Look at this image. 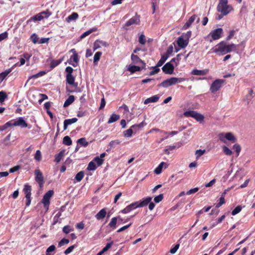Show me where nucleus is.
Masks as SVG:
<instances>
[{
	"instance_id": "obj_1",
	"label": "nucleus",
	"mask_w": 255,
	"mask_h": 255,
	"mask_svg": "<svg viewBox=\"0 0 255 255\" xmlns=\"http://www.w3.org/2000/svg\"><path fill=\"white\" fill-rule=\"evenodd\" d=\"M237 50V46L234 44H227L225 42L221 41L215 46L213 47L211 51L208 53H220L221 55H224L226 53H229L232 51Z\"/></svg>"
},
{
	"instance_id": "obj_2",
	"label": "nucleus",
	"mask_w": 255,
	"mask_h": 255,
	"mask_svg": "<svg viewBox=\"0 0 255 255\" xmlns=\"http://www.w3.org/2000/svg\"><path fill=\"white\" fill-rule=\"evenodd\" d=\"M151 200L152 197H147L141 200L132 203L122 210L121 212L124 214H127L137 208L144 207L147 205Z\"/></svg>"
},
{
	"instance_id": "obj_3",
	"label": "nucleus",
	"mask_w": 255,
	"mask_h": 255,
	"mask_svg": "<svg viewBox=\"0 0 255 255\" xmlns=\"http://www.w3.org/2000/svg\"><path fill=\"white\" fill-rule=\"evenodd\" d=\"M228 0H219L217 5V11L223 15H227L233 10L231 5L228 4Z\"/></svg>"
},
{
	"instance_id": "obj_4",
	"label": "nucleus",
	"mask_w": 255,
	"mask_h": 255,
	"mask_svg": "<svg viewBox=\"0 0 255 255\" xmlns=\"http://www.w3.org/2000/svg\"><path fill=\"white\" fill-rule=\"evenodd\" d=\"M225 80L223 79H217L211 84L210 88V91L214 93L219 90L223 86Z\"/></svg>"
},
{
	"instance_id": "obj_5",
	"label": "nucleus",
	"mask_w": 255,
	"mask_h": 255,
	"mask_svg": "<svg viewBox=\"0 0 255 255\" xmlns=\"http://www.w3.org/2000/svg\"><path fill=\"white\" fill-rule=\"evenodd\" d=\"M53 191L52 190H49L46 192L42 199V203L44 205V208L45 209L46 212L48 210L49 205L50 204V199L53 195Z\"/></svg>"
},
{
	"instance_id": "obj_6",
	"label": "nucleus",
	"mask_w": 255,
	"mask_h": 255,
	"mask_svg": "<svg viewBox=\"0 0 255 255\" xmlns=\"http://www.w3.org/2000/svg\"><path fill=\"white\" fill-rule=\"evenodd\" d=\"M219 139L226 143V140H228L233 142H235L236 140V139L233 133L231 132H227V133H221L219 134Z\"/></svg>"
},
{
	"instance_id": "obj_7",
	"label": "nucleus",
	"mask_w": 255,
	"mask_h": 255,
	"mask_svg": "<svg viewBox=\"0 0 255 255\" xmlns=\"http://www.w3.org/2000/svg\"><path fill=\"white\" fill-rule=\"evenodd\" d=\"M223 32V29L221 28H219L213 30L210 33L208 36H211L212 39L210 40V42H212V40H217L221 37V35Z\"/></svg>"
},
{
	"instance_id": "obj_8",
	"label": "nucleus",
	"mask_w": 255,
	"mask_h": 255,
	"mask_svg": "<svg viewBox=\"0 0 255 255\" xmlns=\"http://www.w3.org/2000/svg\"><path fill=\"white\" fill-rule=\"evenodd\" d=\"M174 84H176L175 77H172L163 81L159 85V86H161L164 88H167L169 86Z\"/></svg>"
},
{
	"instance_id": "obj_9",
	"label": "nucleus",
	"mask_w": 255,
	"mask_h": 255,
	"mask_svg": "<svg viewBox=\"0 0 255 255\" xmlns=\"http://www.w3.org/2000/svg\"><path fill=\"white\" fill-rule=\"evenodd\" d=\"M176 42L180 48H184L187 46L189 41L181 35L178 38Z\"/></svg>"
},
{
	"instance_id": "obj_10",
	"label": "nucleus",
	"mask_w": 255,
	"mask_h": 255,
	"mask_svg": "<svg viewBox=\"0 0 255 255\" xmlns=\"http://www.w3.org/2000/svg\"><path fill=\"white\" fill-rule=\"evenodd\" d=\"M162 69L166 74H171L173 73L174 67L170 62H168L162 67Z\"/></svg>"
},
{
	"instance_id": "obj_11",
	"label": "nucleus",
	"mask_w": 255,
	"mask_h": 255,
	"mask_svg": "<svg viewBox=\"0 0 255 255\" xmlns=\"http://www.w3.org/2000/svg\"><path fill=\"white\" fill-rule=\"evenodd\" d=\"M35 175V180L41 186L44 182L43 176L42 172L39 169H36L34 171Z\"/></svg>"
},
{
	"instance_id": "obj_12",
	"label": "nucleus",
	"mask_w": 255,
	"mask_h": 255,
	"mask_svg": "<svg viewBox=\"0 0 255 255\" xmlns=\"http://www.w3.org/2000/svg\"><path fill=\"white\" fill-rule=\"evenodd\" d=\"M140 23L139 17L137 15H135L130 18L125 24V26H129L132 25H138Z\"/></svg>"
},
{
	"instance_id": "obj_13",
	"label": "nucleus",
	"mask_w": 255,
	"mask_h": 255,
	"mask_svg": "<svg viewBox=\"0 0 255 255\" xmlns=\"http://www.w3.org/2000/svg\"><path fill=\"white\" fill-rule=\"evenodd\" d=\"M118 221H123V218H122L120 216L114 217L112 218L111 221L109 223L108 226L113 229H115L116 228V224Z\"/></svg>"
},
{
	"instance_id": "obj_14",
	"label": "nucleus",
	"mask_w": 255,
	"mask_h": 255,
	"mask_svg": "<svg viewBox=\"0 0 255 255\" xmlns=\"http://www.w3.org/2000/svg\"><path fill=\"white\" fill-rule=\"evenodd\" d=\"M79 61V57L78 54H73L70 57V60L69 61V64L72 65L74 67H76L77 66V64Z\"/></svg>"
},
{
	"instance_id": "obj_15",
	"label": "nucleus",
	"mask_w": 255,
	"mask_h": 255,
	"mask_svg": "<svg viewBox=\"0 0 255 255\" xmlns=\"http://www.w3.org/2000/svg\"><path fill=\"white\" fill-rule=\"evenodd\" d=\"M168 167V164L164 162H161L159 165L154 169V173L156 174H159L161 173L163 168L165 169Z\"/></svg>"
},
{
	"instance_id": "obj_16",
	"label": "nucleus",
	"mask_w": 255,
	"mask_h": 255,
	"mask_svg": "<svg viewBox=\"0 0 255 255\" xmlns=\"http://www.w3.org/2000/svg\"><path fill=\"white\" fill-rule=\"evenodd\" d=\"M16 65L17 64H15L11 68L6 69L4 72L0 73V80L1 82L5 79V78L8 75V74H9L12 71L14 67L16 66Z\"/></svg>"
},
{
	"instance_id": "obj_17",
	"label": "nucleus",
	"mask_w": 255,
	"mask_h": 255,
	"mask_svg": "<svg viewBox=\"0 0 255 255\" xmlns=\"http://www.w3.org/2000/svg\"><path fill=\"white\" fill-rule=\"evenodd\" d=\"M15 125L16 126H19L21 128H26L27 127V124L21 117L19 118L17 120L15 121Z\"/></svg>"
},
{
	"instance_id": "obj_18",
	"label": "nucleus",
	"mask_w": 255,
	"mask_h": 255,
	"mask_svg": "<svg viewBox=\"0 0 255 255\" xmlns=\"http://www.w3.org/2000/svg\"><path fill=\"white\" fill-rule=\"evenodd\" d=\"M77 120H78L76 118H74L70 119L65 120L64 121V126H63L64 129V130L66 129L67 128V127L69 125H70L72 124H74V123L77 122Z\"/></svg>"
},
{
	"instance_id": "obj_19",
	"label": "nucleus",
	"mask_w": 255,
	"mask_h": 255,
	"mask_svg": "<svg viewBox=\"0 0 255 255\" xmlns=\"http://www.w3.org/2000/svg\"><path fill=\"white\" fill-rule=\"evenodd\" d=\"M45 73H46L45 71H42L39 72V73H38L36 74L30 76L27 79V80L25 84V86L27 84H28L29 82H30L31 79H37L40 77L43 76L45 74Z\"/></svg>"
},
{
	"instance_id": "obj_20",
	"label": "nucleus",
	"mask_w": 255,
	"mask_h": 255,
	"mask_svg": "<svg viewBox=\"0 0 255 255\" xmlns=\"http://www.w3.org/2000/svg\"><path fill=\"white\" fill-rule=\"evenodd\" d=\"M107 212L105 208H103L101 209L95 216L96 219L98 220L104 219L106 215Z\"/></svg>"
},
{
	"instance_id": "obj_21",
	"label": "nucleus",
	"mask_w": 255,
	"mask_h": 255,
	"mask_svg": "<svg viewBox=\"0 0 255 255\" xmlns=\"http://www.w3.org/2000/svg\"><path fill=\"white\" fill-rule=\"evenodd\" d=\"M159 97L158 95H154L153 96H152V97H151L150 98H148L146 99L144 101V104H149L150 103H155V102H156L159 100Z\"/></svg>"
},
{
	"instance_id": "obj_22",
	"label": "nucleus",
	"mask_w": 255,
	"mask_h": 255,
	"mask_svg": "<svg viewBox=\"0 0 255 255\" xmlns=\"http://www.w3.org/2000/svg\"><path fill=\"white\" fill-rule=\"evenodd\" d=\"M43 13H44V12H40V13L31 17L28 20V22L31 21H40V20H42L44 18V16L42 15L43 14Z\"/></svg>"
},
{
	"instance_id": "obj_23",
	"label": "nucleus",
	"mask_w": 255,
	"mask_h": 255,
	"mask_svg": "<svg viewBox=\"0 0 255 255\" xmlns=\"http://www.w3.org/2000/svg\"><path fill=\"white\" fill-rule=\"evenodd\" d=\"M145 125V124H144L143 122L141 123L138 125H134L132 126L130 128L132 129V131L133 133H135L137 131L139 130V129L143 128Z\"/></svg>"
},
{
	"instance_id": "obj_24",
	"label": "nucleus",
	"mask_w": 255,
	"mask_h": 255,
	"mask_svg": "<svg viewBox=\"0 0 255 255\" xmlns=\"http://www.w3.org/2000/svg\"><path fill=\"white\" fill-rule=\"evenodd\" d=\"M197 17V16L196 15H193L192 16H191L189 18V20L185 24L184 26V28H188L191 25V24L194 21Z\"/></svg>"
},
{
	"instance_id": "obj_25",
	"label": "nucleus",
	"mask_w": 255,
	"mask_h": 255,
	"mask_svg": "<svg viewBox=\"0 0 255 255\" xmlns=\"http://www.w3.org/2000/svg\"><path fill=\"white\" fill-rule=\"evenodd\" d=\"M208 70H199L197 69H194L191 72V74L194 75H204L207 74Z\"/></svg>"
},
{
	"instance_id": "obj_26",
	"label": "nucleus",
	"mask_w": 255,
	"mask_h": 255,
	"mask_svg": "<svg viewBox=\"0 0 255 255\" xmlns=\"http://www.w3.org/2000/svg\"><path fill=\"white\" fill-rule=\"evenodd\" d=\"M75 77L72 74H67L66 82L70 85H74Z\"/></svg>"
},
{
	"instance_id": "obj_27",
	"label": "nucleus",
	"mask_w": 255,
	"mask_h": 255,
	"mask_svg": "<svg viewBox=\"0 0 255 255\" xmlns=\"http://www.w3.org/2000/svg\"><path fill=\"white\" fill-rule=\"evenodd\" d=\"M75 100V97L73 95L70 96L64 102L63 106L64 107H67L71 105Z\"/></svg>"
},
{
	"instance_id": "obj_28",
	"label": "nucleus",
	"mask_w": 255,
	"mask_h": 255,
	"mask_svg": "<svg viewBox=\"0 0 255 255\" xmlns=\"http://www.w3.org/2000/svg\"><path fill=\"white\" fill-rule=\"evenodd\" d=\"M120 119V116L115 114H113L110 118H109L108 123L110 124L116 121H118Z\"/></svg>"
},
{
	"instance_id": "obj_29",
	"label": "nucleus",
	"mask_w": 255,
	"mask_h": 255,
	"mask_svg": "<svg viewBox=\"0 0 255 255\" xmlns=\"http://www.w3.org/2000/svg\"><path fill=\"white\" fill-rule=\"evenodd\" d=\"M55 249L56 248L54 245H51L47 249L46 251V255H54Z\"/></svg>"
},
{
	"instance_id": "obj_30",
	"label": "nucleus",
	"mask_w": 255,
	"mask_h": 255,
	"mask_svg": "<svg viewBox=\"0 0 255 255\" xmlns=\"http://www.w3.org/2000/svg\"><path fill=\"white\" fill-rule=\"evenodd\" d=\"M78 14L76 12H73L71 15H69L66 19V21L70 22L72 20H75L78 18Z\"/></svg>"
},
{
	"instance_id": "obj_31",
	"label": "nucleus",
	"mask_w": 255,
	"mask_h": 255,
	"mask_svg": "<svg viewBox=\"0 0 255 255\" xmlns=\"http://www.w3.org/2000/svg\"><path fill=\"white\" fill-rule=\"evenodd\" d=\"M131 59L135 64H144L143 61L137 56L134 54H131Z\"/></svg>"
},
{
	"instance_id": "obj_32",
	"label": "nucleus",
	"mask_w": 255,
	"mask_h": 255,
	"mask_svg": "<svg viewBox=\"0 0 255 255\" xmlns=\"http://www.w3.org/2000/svg\"><path fill=\"white\" fill-rule=\"evenodd\" d=\"M23 191L25 196H31V187L28 185H25Z\"/></svg>"
},
{
	"instance_id": "obj_33",
	"label": "nucleus",
	"mask_w": 255,
	"mask_h": 255,
	"mask_svg": "<svg viewBox=\"0 0 255 255\" xmlns=\"http://www.w3.org/2000/svg\"><path fill=\"white\" fill-rule=\"evenodd\" d=\"M63 57L61 58L59 60H52L50 64V67L53 68L60 64L63 60Z\"/></svg>"
},
{
	"instance_id": "obj_34",
	"label": "nucleus",
	"mask_w": 255,
	"mask_h": 255,
	"mask_svg": "<svg viewBox=\"0 0 255 255\" xmlns=\"http://www.w3.org/2000/svg\"><path fill=\"white\" fill-rule=\"evenodd\" d=\"M128 70L131 73H133L135 72L139 71L140 70V68L137 66L130 65H129Z\"/></svg>"
},
{
	"instance_id": "obj_35",
	"label": "nucleus",
	"mask_w": 255,
	"mask_h": 255,
	"mask_svg": "<svg viewBox=\"0 0 255 255\" xmlns=\"http://www.w3.org/2000/svg\"><path fill=\"white\" fill-rule=\"evenodd\" d=\"M168 58V55H165V54H163L161 56V57L159 61L158 62L157 64V66L158 67H160L165 62V61L167 60V59Z\"/></svg>"
},
{
	"instance_id": "obj_36",
	"label": "nucleus",
	"mask_w": 255,
	"mask_h": 255,
	"mask_svg": "<svg viewBox=\"0 0 255 255\" xmlns=\"http://www.w3.org/2000/svg\"><path fill=\"white\" fill-rule=\"evenodd\" d=\"M197 112L194 111H189L184 113V115L186 117H192L194 118Z\"/></svg>"
},
{
	"instance_id": "obj_37",
	"label": "nucleus",
	"mask_w": 255,
	"mask_h": 255,
	"mask_svg": "<svg viewBox=\"0 0 255 255\" xmlns=\"http://www.w3.org/2000/svg\"><path fill=\"white\" fill-rule=\"evenodd\" d=\"M96 30H97V28H93L90 29L85 31V32H84L81 35L80 38L81 39H83V38H85V37H86L87 36H88V35H89L90 34H91V33H92L93 32H94Z\"/></svg>"
},
{
	"instance_id": "obj_38",
	"label": "nucleus",
	"mask_w": 255,
	"mask_h": 255,
	"mask_svg": "<svg viewBox=\"0 0 255 255\" xmlns=\"http://www.w3.org/2000/svg\"><path fill=\"white\" fill-rule=\"evenodd\" d=\"M97 168L96 163L94 161L90 162L88 164L87 169L89 171L95 170Z\"/></svg>"
},
{
	"instance_id": "obj_39",
	"label": "nucleus",
	"mask_w": 255,
	"mask_h": 255,
	"mask_svg": "<svg viewBox=\"0 0 255 255\" xmlns=\"http://www.w3.org/2000/svg\"><path fill=\"white\" fill-rule=\"evenodd\" d=\"M72 140L71 139V138L67 135L65 136L63 139V144L66 145H70L72 144Z\"/></svg>"
},
{
	"instance_id": "obj_40",
	"label": "nucleus",
	"mask_w": 255,
	"mask_h": 255,
	"mask_svg": "<svg viewBox=\"0 0 255 255\" xmlns=\"http://www.w3.org/2000/svg\"><path fill=\"white\" fill-rule=\"evenodd\" d=\"M132 130V129H131V128H130L125 130L123 132L124 136L125 137H130L132 136V133H133Z\"/></svg>"
},
{
	"instance_id": "obj_41",
	"label": "nucleus",
	"mask_w": 255,
	"mask_h": 255,
	"mask_svg": "<svg viewBox=\"0 0 255 255\" xmlns=\"http://www.w3.org/2000/svg\"><path fill=\"white\" fill-rule=\"evenodd\" d=\"M102 54V53L101 52H97L94 56V63H97L100 59L101 56Z\"/></svg>"
},
{
	"instance_id": "obj_42",
	"label": "nucleus",
	"mask_w": 255,
	"mask_h": 255,
	"mask_svg": "<svg viewBox=\"0 0 255 255\" xmlns=\"http://www.w3.org/2000/svg\"><path fill=\"white\" fill-rule=\"evenodd\" d=\"M77 142L81 145L83 146H87L88 145V142L86 141V139L84 137L81 138L77 140Z\"/></svg>"
},
{
	"instance_id": "obj_43",
	"label": "nucleus",
	"mask_w": 255,
	"mask_h": 255,
	"mask_svg": "<svg viewBox=\"0 0 255 255\" xmlns=\"http://www.w3.org/2000/svg\"><path fill=\"white\" fill-rule=\"evenodd\" d=\"M11 126H15V121H10L7 123H6L4 125H3V128L2 129H6L8 127Z\"/></svg>"
},
{
	"instance_id": "obj_44",
	"label": "nucleus",
	"mask_w": 255,
	"mask_h": 255,
	"mask_svg": "<svg viewBox=\"0 0 255 255\" xmlns=\"http://www.w3.org/2000/svg\"><path fill=\"white\" fill-rule=\"evenodd\" d=\"M84 175V173L83 171H80L78 172L76 176L75 179L78 181L79 182L82 180V179L83 178Z\"/></svg>"
},
{
	"instance_id": "obj_45",
	"label": "nucleus",
	"mask_w": 255,
	"mask_h": 255,
	"mask_svg": "<svg viewBox=\"0 0 255 255\" xmlns=\"http://www.w3.org/2000/svg\"><path fill=\"white\" fill-rule=\"evenodd\" d=\"M74 230L73 228L70 226H65L63 228V232L65 234H68Z\"/></svg>"
},
{
	"instance_id": "obj_46",
	"label": "nucleus",
	"mask_w": 255,
	"mask_h": 255,
	"mask_svg": "<svg viewBox=\"0 0 255 255\" xmlns=\"http://www.w3.org/2000/svg\"><path fill=\"white\" fill-rule=\"evenodd\" d=\"M194 119L198 122H202L204 120V117L203 115L197 112Z\"/></svg>"
},
{
	"instance_id": "obj_47",
	"label": "nucleus",
	"mask_w": 255,
	"mask_h": 255,
	"mask_svg": "<svg viewBox=\"0 0 255 255\" xmlns=\"http://www.w3.org/2000/svg\"><path fill=\"white\" fill-rule=\"evenodd\" d=\"M242 207L241 206H237L232 212V215L234 216L238 214L242 210Z\"/></svg>"
},
{
	"instance_id": "obj_48",
	"label": "nucleus",
	"mask_w": 255,
	"mask_h": 255,
	"mask_svg": "<svg viewBox=\"0 0 255 255\" xmlns=\"http://www.w3.org/2000/svg\"><path fill=\"white\" fill-rule=\"evenodd\" d=\"M225 203V197L224 195H222L221 197L220 198V202L217 203L216 205V208H219L223 205Z\"/></svg>"
},
{
	"instance_id": "obj_49",
	"label": "nucleus",
	"mask_w": 255,
	"mask_h": 255,
	"mask_svg": "<svg viewBox=\"0 0 255 255\" xmlns=\"http://www.w3.org/2000/svg\"><path fill=\"white\" fill-rule=\"evenodd\" d=\"M93 161H94L95 163L96 162L98 166H100L103 163V160L99 156L95 157Z\"/></svg>"
},
{
	"instance_id": "obj_50",
	"label": "nucleus",
	"mask_w": 255,
	"mask_h": 255,
	"mask_svg": "<svg viewBox=\"0 0 255 255\" xmlns=\"http://www.w3.org/2000/svg\"><path fill=\"white\" fill-rule=\"evenodd\" d=\"M120 142L119 140H112L109 143V146L111 148H114L117 145L119 144Z\"/></svg>"
},
{
	"instance_id": "obj_51",
	"label": "nucleus",
	"mask_w": 255,
	"mask_h": 255,
	"mask_svg": "<svg viewBox=\"0 0 255 255\" xmlns=\"http://www.w3.org/2000/svg\"><path fill=\"white\" fill-rule=\"evenodd\" d=\"M224 152L227 155H231L232 154V151L228 147L226 146H223Z\"/></svg>"
},
{
	"instance_id": "obj_52",
	"label": "nucleus",
	"mask_w": 255,
	"mask_h": 255,
	"mask_svg": "<svg viewBox=\"0 0 255 255\" xmlns=\"http://www.w3.org/2000/svg\"><path fill=\"white\" fill-rule=\"evenodd\" d=\"M34 158L37 161H40L41 159V154L39 150H37L34 155Z\"/></svg>"
},
{
	"instance_id": "obj_53",
	"label": "nucleus",
	"mask_w": 255,
	"mask_h": 255,
	"mask_svg": "<svg viewBox=\"0 0 255 255\" xmlns=\"http://www.w3.org/2000/svg\"><path fill=\"white\" fill-rule=\"evenodd\" d=\"M205 152V150H197L195 152V155H196V158L198 159L201 155H202Z\"/></svg>"
},
{
	"instance_id": "obj_54",
	"label": "nucleus",
	"mask_w": 255,
	"mask_h": 255,
	"mask_svg": "<svg viewBox=\"0 0 255 255\" xmlns=\"http://www.w3.org/2000/svg\"><path fill=\"white\" fill-rule=\"evenodd\" d=\"M69 242V240L66 239H62L58 243V247H60L65 244H68Z\"/></svg>"
},
{
	"instance_id": "obj_55",
	"label": "nucleus",
	"mask_w": 255,
	"mask_h": 255,
	"mask_svg": "<svg viewBox=\"0 0 255 255\" xmlns=\"http://www.w3.org/2000/svg\"><path fill=\"white\" fill-rule=\"evenodd\" d=\"M6 98L7 95L5 92L3 91L0 92V103L3 102Z\"/></svg>"
},
{
	"instance_id": "obj_56",
	"label": "nucleus",
	"mask_w": 255,
	"mask_h": 255,
	"mask_svg": "<svg viewBox=\"0 0 255 255\" xmlns=\"http://www.w3.org/2000/svg\"><path fill=\"white\" fill-rule=\"evenodd\" d=\"M163 194H159V195L156 196L155 197H154V201L155 203H159V202H160L162 199H163Z\"/></svg>"
},
{
	"instance_id": "obj_57",
	"label": "nucleus",
	"mask_w": 255,
	"mask_h": 255,
	"mask_svg": "<svg viewBox=\"0 0 255 255\" xmlns=\"http://www.w3.org/2000/svg\"><path fill=\"white\" fill-rule=\"evenodd\" d=\"M173 51V47L172 45H170L168 47L166 53L164 54L165 55H168V57L171 55V54Z\"/></svg>"
},
{
	"instance_id": "obj_58",
	"label": "nucleus",
	"mask_w": 255,
	"mask_h": 255,
	"mask_svg": "<svg viewBox=\"0 0 255 255\" xmlns=\"http://www.w3.org/2000/svg\"><path fill=\"white\" fill-rule=\"evenodd\" d=\"M113 242H111L107 244L106 246L102 250V251L105 253L113 245Z\"/></svg>"
},
{
	"instance_id": "obj_59",
	"label": "nucleus",
	"mask_w": 255,
	"mask_h": 255,
	"mask_svg": "<svg viewBox=\"0 0 255 255\" xmlns=\"http://www.w3.org/2000/svg\"><path fill=\"white\" fill-rule=\"evenodd\" d=\"M30 38L32 40V41L34 43H36L37 42H39L38 41V37L37 36V35L36 34H33L31 37H30Z\"/></svg>"
},
{
	"instance_id": "obj_60",
	"label": "nucleus",
	"mask_w": 255,
	"mask_h": 255,
	"mask_svg": "<svg viewBox=\"0 0 255 255\" xmlns=\"http://www.w3.org/2000/svg\"><path fill=\"white\" fill-rule=\"evenodd\" d=\"M146 42L145 36L143 34H141L139 37V42L142 44L144 45Z\"/></svg>"
},
{
	"instance_id": "obj_61",
	"label": "nucleus",
	"mask_w": 255,
	"mask_h": 255,
	"mask_svg": "<svg viewBox=\"0 0 255 255\" xmlns=\"http://www.w3.org/2000/svg\"><path fill=\"white\" fill-rule=\"evenodd\" d=\"M8 33L6 31H5L1 34H0V42L2 40L5 39L7 38Z\"/></svg>"
},
{
	"instance_id": "obj_62",
	"label": "nucleus",
	"mask_w": 255,
	"mask_h": 255,
	"mask_svg": "<svg viewBox=\"0 0 255 255\" xmlns=\"http://www.w3.org/2000/svg\"><path fill=\"white\" fill-rule=\"evenodd\" d=\"M179 248V244H176L173 248L170 250V253L172 254H175Z\"/></svg>"
},
{
	"instance_id": "obj_63",
	"label": "nucleus",
	"mask_w": 255,
	"mask_h": 255,
	"mask_svg": "<svg viewBox=\"0 0 255 255\" xmlns=\"http://www.w3.org/2000/svg\"><path fill=\"white\" fill-rule=\"evenodd\" d=\"M233 148L235 149L236 152L237 153V156L239 154V153L241 151V146L238 144H235L233 146Z\"/></svg>"
},
{
	"instance_id": "obj_64",
	"label": "nucleus",
	"mask_w": 255,
	"mask_h": 255,
	"mask_svg": "<svg viewBox=\"0 0 255 255\" xmlns=\"http://www.w3.org/2000/svg\"><path fill=\"white\" fill-rule=\"evenodd\" d=\"M198 190H199V188L198 187H196V188L191 189L189 190V191H188L186 193V194L190 195L192 194H194V193H196V192H197Z\"/></svg>"
}]
</instances>
